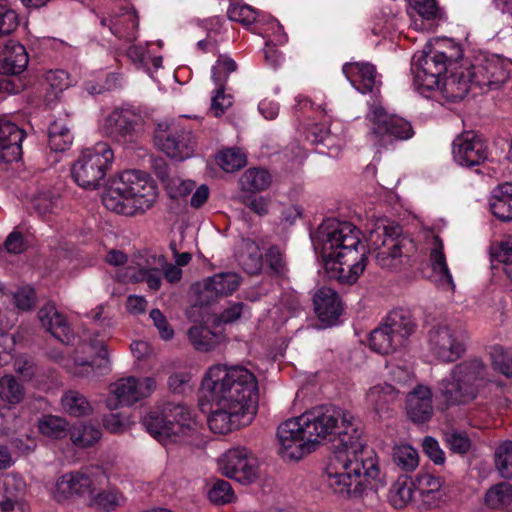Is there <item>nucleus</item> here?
Here are the masks:
<instances>
[{
  "label": "nucleus",
  "instance_id": "7c9ffc66",
  "mask_svg": "<svg viewBox=\"0 0 512 512\" xmlns=\"http://www.w3.org/2000/svg\"><path fill=\"white\" fill-rule=\"evenodd\" d=\"M492 214L503 222L512 221V183L496 186L489 199Z\"/></svg>",
  "mask_w": 512,
  "mask_h": 512
},
{
  "label": "nucleus",
  "instance_id": "f704fd0d",
  "mask_svg": "<svg viewBox=\"0 0 512 512\" xmlns=\"http://www.w3.org/2000/svg\"><path fill=\"white\" fill-rule=\"evenodd\" d=\"M398 392L390 384H378L369 389L366 394L367 403L375 412L381 414L389 409V405L397 399Z\"/></svg>",
  "mask_w": 512,
  "mask_h": 512
},
{
  "label": "nucleus",
  "instance_id": "412c9836",
  "mask_svg": "<svg viewBox=\"0 0 512 512\" xmlns=\"http://www.w3.org/2000/svg\"><path fill=\"white\" fill-rule=\"evenodd\" d=\"M93 491V482L90 476L83 471H75L65 473L58 478L52 495L57 502L61 503L76 497H91Z\"/></svg>",
  "mask_w": 512,
  "mask_h": 512
},
{
  "label": "nucleus",
  "instance_id": "49530a36",
  "mask_svg": "<svg viewBox=\"0 0 512 512\" xmlns=\"http://www.w3.org/2000/svg\"><path fill=\"white\" fill-rule=\"evenodd\" d=\"M265 263L269 273L275 277H285L288 273V264L284 252L277 246H271L265 253Z\"/></svg>",
  "mask_w": 512,
  "mask_h": 512
},
{
  "label": "nucleus",
  "instance_id": "aec40b11",
  "mask_svg": "<svg viewBox=\"0 0 512 512\" xmlns=\"http://www.w3.org/2000/svg\"><path fill=\"white\" fill-rule=\"evenodd\" d=\"M220 370V377L235 388L243 399L258 406V381L252 371L241 365H214Z\"/></svg>",
  "mask_w": 512,
  "mask_h": 512
},
{
  "label": "nucleus",
  "instance_id": "c85d7f7f",
  "mask_svg": "<svg viewBox=\"0 0 512 512\" xmlns=\"http://www.w3.org/2000/svg\"><path fill=\"white\" fill-rule=\"evenodd\" d=\"M382 322L402 345L415 332L417 327L411 311L404 308L391 310L382 319Z\"/></svg>",
  "mask_w": 512,
  "mask_h": 512
},
{
  "label": "nucleus",
  "instance_id": "423d86ee",
  "mask_svg": "<svg viewBox=\"0 0 512 512\" xmlns=\"http://www.w3.org/2000/svg\"><path fill=\"white\" fill-rule=\"evenodd\" d=\"M463 58V50L459 45L451 44L446 51H423L412 59V73L415 88L424 94L435 88L442 87L445 91V79L455 71L460 70L459 60Z\"/></svg>",
  "mask_w": 512,
  "mask_h": 512
},
{
  "label": "nucleus",
  "instance_id": "f3484780",
  "mask_svg": "<svg viewBox=\"0 0 512 512\" xmlns=\"http://www.w3.org/2000/svg\"><path fill=\"white\" fill-rule=\"evenodd\" d=\"M156 388V381L152 377L135 378L129 376L121 378L111 385V392L114 399H108L107 406L110 409L117 408L118 405L130 406L151 395Z\"/></svg>",
  "mask_w": 512,
  "mask_h": 512
},
{
  "label": "nucleus",
  "instance_id": "e433bc0d",
  "mask_svg": "<svg viewBox=\"0 0 512 512\" xmlns=\"http://www.w3.org/2000/svg\"><path fill=\"white\" fill-rule=\"evenodd\" d=\"M369 345L373 351L382 355L389 354L402 346L382 321L370 332Z\"/></svg>",
  "mask_w": 512,
  "mask_h": 512
},
{
  "label": "nucleus",
  "instance_id": "9b49d317",
  "mask_svg": "<svg viewBox=\"0 0 512 512\" xmlns=\"http://www.w3.org/2000/svg\"><path fill=\"white\" fill-rule=\"evenodd\" d=\"M368 136L376 148H387L396 141L410 139L414 135L412 125L406 119L389 114L381 105L373 103L366 114Z\"/></svg>",
  "mask_w": 512,
  "mask_h": 512
},
{
  "label": "nucleus",
  "instance_id": "1a4fd4ad",
  "mask_svg": "<svg viewBox=\"0 0 512 512\" xmlns=\"http://www.w3.org/2000/svg\"><path fill=\"white\" fill-rule=\"evenodd\" d=\"M302 415L306 426L305 432L313 450L321 440L328 438L339 444L340 433H353V429H358L356 420L350 412L332 404L313 407Z\"/></svg>",
  "mask_w": 512,
  "mask_h": 512
},
{
  "label": "nucleus",
  "instance_id": "603ef678",
  "mask_svg": "<svg viewBox=\"0 0 512 512\" xmlns=\"http://www.w3.org/2000/svg\"><path fill=\"white\" fill-rule=\"evenodd\" d=\"M218 164L226 172H234L245 165V156L236 149H227L218 156Z\"/></svg>",
  "mask_w": 512,
  "mask_h": 512
},
{
  "label": "nucleus",
  "instance_id": "2eb2a0df",
  "mask_svg": "<svg viewBox=\"0 0 512 512\" xmlns=\"http://www.w3.org/2000/svg\"><path fill=\"white\" fill-rule=\"evenodd\" d=\"M453 158L462 167L472 168L484 164L490 155L487 139L472 131L458 135L452 143Z\"/></svg>",
  "mask_w": 512,
  "mask_h": 512
},
{
  "label": "nucleus",
  "instance_id": "0eeeda50",
  "mask_svg": "<svg viewBox=\"0 0 512 512\" xmlns=\"http://www.w3.org/2000/svg\"><path fill=\"white\" fill-rule=\"evenodd\" d=\"M141 423L153 438L164 445L183 442L191 435L195 425L190 409L173 402L151 409L143 416Z\"/></svg>",
  "mask_w": 512,
  "mask_h": 512
},
{
  "label": "nucleus",
  "instance_id": "393cba45",
  "mask_svg": "<svg viewBox=\"0 0 512 512\" xmlns=\"http://www.w3.org/2000/svg\"><path fill=\"white\" fill-rule=\"evenodd\" d=\"M313 303L319 320L326 325H332L341 315L342 303L338 293L332 288H319L314 294Z\"/></svg>",
  "mask_w": 512,
  "mask_h": 512
},
{
  "label": "nucleus",
  "instance_id": "680f3d73",
  "mask_svg": "<svg viewBox=\"0 0 512 512\" xmlns=\"http://www.w3.org/2000/svg\"><path fill=\"white\" fill-rule=\"evenodd\" d=\"M445 441L448 448L457 454H465L471 447V441L466 433L449 432L445 434Z\"/></svg>",
  "mask_w": 512,
  "mask_h": 512
},
{
  "label": "nucleus",
  "instance_id": "8fccbe9b",
  "mask_svg": "<svg viewBox=\"0 0 512 512\" xmlns=\"http://www.w3.org/2000/svg\"><path fill=\"white\" fill-rule=\"evenodd\" d=\"M495 466L503 478H512V441H506L496 449Z\"/></svg>",
  "mask_w": 512,
  "mask_h": 512
},
{
  "label": "nucleus",
  "instance_id": "58836bf2",
  "mask_svg": "<svg viewBox=\"0 0 512 512\" xmlns=\"http://www.w3.org/2000/svg\"><path fill=\"white\" fill-rule=\"evenodd\" d=\"M37 428L44 437L63 439L68 435L69 423L63 417L48 414L38 420Z\"/></svg>",
  "mask_w": 512,
  "mask_h": 512
},
{
  "label": "nucleus",
  "instance_id": "774afa93",
  "mask_svg": "<svg viewBox=\"0 0 512 512\" xmlns=\"http://www.w3.org/2000/svg\"><path fill=\"white\" fill-rule=\"evenodd\" d=\"M232 98L230 95H226L223 89H216L215 95L211 100L210 111L213 113L215 117L222 116L225 111L231 107Z\"/></svg>",
  "mask_w": 512,
  "mask_h": 512
},
{
  "label": "nucleus",
  "instance_id": "2f4dec72",
  "mask_svg": "<svg viewBox=\"0 0 512 512\" xmlns=\"http://www.w3.org/2000/svg\"><path fill=\"white\" fill-rule=\"evenodd\" d=\"M139 26L138 16L135 11L126 10L109 20V30L119 39L132 42L137 38Z\"/></svg>",
  "mask_w": 512,
  "mask_h": 512
},
{
  "label": "nucleus",
  "instance_id": "ddd939ff",
  "mask_svg": "<svg viewBox=\"0 0 512 512\" xmlns=\"http://www.w3.org/2000/svg\"><path fill=\"white\" fill-rule=\"evenodd\" d=\"M305 430L302 414L279 425L277 437L280 442V454L283 458L299 460L313 450Z\"/></svg>",
  "mask_w": 512,
  "mask_h": 512
},
{
  "label": "nucleus",
  "instance_id": "4468645a",
  "mask_svg": "<svg viewBox=\"0 0 512 512\" xmlns=\"http://www.w3.org/2000/svg\"><path fill=\"white\" fill-rule=\"evenodd\" d=\"M428 346L431 354L443 363L457 361L466 351L463 338L447 325H439L429 331Z\"/></svg>",
  "mask_w": 512,
  "mask_h": 512
},
{
  "label": "nucleus",
  "instance_id": "ea45409f",
  "mask_svg": "<svg viewBox=\"0 0 512 512\" xmlns=\"http://www.w3.org/2000/svg\"><path fill=\"white\" fill-rule=\"evenodd\" d=\"M23 384L13 375H4L0 378V399L9 404L17 405L25 398Z\"/></svg>",
  "mask_w": 512,
  "mask_h": 512
},
{
  "label": "nucleus",
  "instance_id": "3c124183",
  "mask_svg": "<svg viewBox=\"0 0 512 512\" xmlns=\"http://www.w3.org/2000/svg\"><path fill=\"white\" fill-rule=\"evenodd\" d=\"M208 497L211 502L218 505H223L232 501L234 498V493L229 482L223 479H218L210 488Z\"/></svg>",
  "mask_w": 512,
  "mask_h": 512
},
{
  "label": "nucleus",
  "instance_id": "0e129e2a",
  "mask_svg": "<svg viewBox=\"0 0 512 512\" xmlns=\"http://www.w3.org/2000/svg\"><path fill=\"white\" fill-rule=\"evenodd\" d=\"M19 25L16 12L6 6L0 5V38L9 35Z\"/></svg>",
  "mask_w": 512,
  "mask_h": 512
},
{
  "label": "nucleus",
  "instance_id": "bb28decb",
  "mask_svg": "<svg viewBox=\"0 0 512 512\" xmlns=\"http://www.w3.org/2000/svg\"><path fill=\"white\" fill-rule=\"evenodd\" d=\"M342 71L352 86L362 94L371 93L376 86V68L367 62L345 63Z\"/></svg>",
  "mask_w": 512,
  "mask_h": 512
},
{
  "label": "nucleus",
  "instance_id": "b1692460",
  "mask_svg": "<svg viewBox=\"0 0 512 512\" xmlns=\"http://www.w3.org/2000/svg\"><path fill=\"white\" fill-rule=\"evenodd\" d=\"M406 411L409 419L415 423L428 421L433 414L430 388L418 385L410 391L406 397Z\"/></svg>",
  "mask_w": 512,
  "mask_h": 512
},
{
  "label": "nucleus",
  "instance_id": "72a5a7b5",
  "mask_svg": "<svg viewBox=\"0 0 512 512\" xmlns=\"http://www.w3.org/2000/svg\"><path fill=\"white\" fill-rule=\"evenodd\" d=\"M430 262L432 270L438 276V280L441 285L453 289L454 283L446 263V257L443 253V242L439 236L433 237V247L430 251Z\"/></svg>",
  "mask_w": 512,
  "mask_h": 512
},
{
  "label": "nucleus",
  "instance_id": "f03ea898",
  "mask_svg": "<svg viewBox=\"0 0 512 512\" xmlns=\"http://www.w3.org/2000/svg\"><path fill=\"white\" fill-rule=\"evenodd\" d=\"M311 239L330 279L345 285L357 282L367 267L369 251L361 241V231L354 224L326 219Z\"/></svg>",
  "mask_w": 512,
  "mask_h": 512
},
{
  "label": "nucleus",
  "instance_id": "20e7f679",
  "mask_svg": "<svg viewBox=\"0 0 512 512\" xmlns=\"http://www.w3.org/2000/svg\"><path fill=\"white\" fill-rule=\"evenodd\" d=\"M157 196V186L146 173L128 170L107 183L102 203L115 213L133 216L149 210Z\"/></svg>",
  "mask_w": 512,
  "mask_h": 512
},
{
  "label": "nucleus",
  "instance_id": "de8ad7c7",
  "mask_svg": "<svg viewBox=\"0 0 512 512\" xmlns=\"http://www.w3.org/2000/svg\"><path fill=\"white\" fill-rule=\"evenodd\" d=\"M492 366L508 378L512 377V350L494 345L490 350Z\"/></svg>",
  "mask_w": 512,
  "mask_h": 512
},
{
  "label": "nucleus",
  "instance_id": "9d476101",
  "mask_svg": "<svg viewBox=\"0 0 512 512\" xmlns=\"http://www.w3.org/2000/svg\"><path fill=\"white\" fill-rule=\"evenodd\" d=\"M114 160L113 150L107 143H97L81 152L73 163L71 174L78 186L95 190L106 183V175Z\"/></svg>",
  "mask_w": 512,
  "mask_h": 512
},
{
  "label": "nucleus",
  "instance_id": "a878e982",
  "mask_svg": "<svg viewBox=\"0 0 512 512\" xmlns=\"http://www.w3.org/2000/svg\"><path fill=\"white\" fill-rule=\"evenodd\" d=\"M38 318L42 326L61 343L69 345L74 341V334L66 322L65 317L58 312L56 307L47 304L39 309Z\"/></svg>",
  "mask_w": 512,
  "mask_h": 512
},
{
  "label": "nucleus",
  "instance_id": "473e14b6",
  "mask_svg": "<svg viewBox=\"0 0 512 512\" xmlns=\"http://www.w3.org/2000/svg\"><path fill=\"white\" fill-rule=\"evenodd\" d=\"M89 348L95 353V356L91 360L84 359L83 357L75 358V364L85 368V373H76L78 376H89L94 372L103 374V370L107 369L108 358L104 341L96 339L91 340Z\"/></svg>",
  "mask_w": 512,
  "mask_h": 512
},
{
  "label": "nucleus",
  "instance_id": "13d9d810",
  "mask_svg": "<svg viewBox=\"0 0 512 512\" xmlns=\"http://www.w3.org/2000/svg\"><path fill=\"white\" fill-rule=\"evenodd\" d=\"M60 198L51 192H41L33 200L34 209L39 215L45 216L58 208Z\"/></svg>",
  "mask_w": 512,
  "mask_h": 512
},
{
  "label": "nucleus",
  "instance_id": "5701e85b",
  "mask_svg": "<svg viewBox=\"0 0 512 512\" xmlns=\"http://www.w3.org/2000/svg\"><path fill=\"white\" fill-rule=\"evenodd\" d=\"M29 56L25 47L16 40L9 39L0 47V73L19 75L28 66Z\"/></svg>",
  "mask_w": 512,
  "mask_h": 512
},
{
  "label": "nucleus",
  "instance_id": "f8f14e48",
  "mask_svg": "<svg viewBox=\"0 0 512 512\" xmlns=\"http://www.w3.org/2000/svg\"><path fill=\"white\" fill-rule=\"evenodd\" d=\"M154 141L164 154L179 162L192 157L197 147L193 131L180 122L159 124Z\"/></svg>",
  "mask_w": 512,
  "mask_h": 512
},
{
  "label": "nucleus",
  "instance_id": "4d7b16f0",
  "mask_svg": "<svg viewBox=\"0 0 512 512\" xmlns=\"http://www.w3.org/2000/svg\"><path fill=\"white\" fill-rule=\"evenodd\" d=\"M120 496L115 490H102L91 497V505L105 511L114 510L119 505Z\"/></svg>",
  "mask_w": 512,
  "mask_h": 512
},
{
  "label": "nucleus",
  "instance_id": "6ab92c4d",
  "mask_svg": "<svg viewBox=\"0 0 512 512\" xmlns=\"http://www.w3.org/2000/svg\"><path fill=\"white\" fill-rule=\"evenodd\" d=\"M141 120V116L133 110L116 109L105 119L103 131L114 142L131 143L136 138Z\"/></svg>",
  "mask_w": 512,
  "mask_h": 512
},
{
  "label": "nucleus",
  "instance_id": "338daca9",
  "mask_svg": "<svg viewBox=\"0 0 512 512\" xmlns=\"http://www.w3.org/2000/svg\"><path fill=\"white\" fill-rule=\"evenodd\" d=\"M423 452L427 457L432 460L436 465H442L445 462V454L440 448L438 441L431 437L426 436L422 442Z\"/></svg>",
  "mask_w": 512,
  "mask_h": 512
},
{
  "label": "nucleus",
  "instance_id": "a19ab883",
  "mask_svg": "<svg viewBox=\"0 0 512 512\" xmlns=\"http://www.w3.org/2000/svg\"><path fill=\"white\" fill-rule=\"evenodd\" d=\"M63 409L71 416L82 417L92 412V406L87 398L76 390H69L61 397Z\"/></svg>",
  "mask_w": 512,
  "mask_h": 512
},
{
  "label": "nucleus",
  "instance_id": "37998d69",
  "mask_svg": "<svg viewBox=\"0 0 512 512\" xmlns=\"http://www.w3.org/2000/svg\"><path fill=\"white\" fill-rule=\"evenodd\" d=\"M512 502V485L501 482L489 488L485 494V503L491 509H501Z\"/></svg>",
  "mask_w": 512,
  "mask_h": 512
},
{
  "label": "nucleus",
  "instance_id": "4be33fe9",
  "mask_svg": "<svg viewBox=\"0 0 512 512\" xmlns=\"http://www.w3.org/2000/svg\"><path fill=\"white\" fill-rule=\"evenodd\" d=\"M25 132L5 117H0V163H12L22 157Z\"/></svg>",
  "mask_w": 512,
  "mask_h": 512
},
{
  "label": "nucleus",
  "instance_id": "a211bd4d",
  "mask_svg": "<svg viewBox=\"0 0 512 512\" xmlns=\"http://www.w3.org/2000/svg\"><path fill=\"white\" fill-rule=\"evenodd\" d=\"M370 243L373 248H383L388 250V254L397 256L405 260L406 265H410L411 253L415 250V245L407 236H401V227L399 225H380L371 231Z\"/></svg>",
  "mask_w": 512,
  "mask_h": 512
},
{
  "label": "nucleus",
  "instance_id": "a18cd8bd",
  "mask_svg": "<svg viewBox=\"0 0 512 512\" xmlns=\"http://www.w3.org/2000/svg\"><path fill=\"white\" fill-rule=\"evenodd\" d=\"M102 432L98 426L83 423L71 433L73 444L79 447H89L101 438Z\"/></svg>",
  "mask_w": 512,
  "mask_h": 512
},
{
  "label": "nucleus",
  "instance_id": "cd10ccee",
  "mask_svg": "<svg viewBox=\"0 0 512 512\" xmlns=\"http://www.w3.org/2000/svg\"><path fill=\"white\" fill-rule=\"evenodd\" d=\"M241 278L234 272L217 273L205 280L201 293L206 303L215 301L218 297L231 295L238 289Z\"/></svg>",
  "mask_w": 512,
  "mask_h": 512
},
{
  "label": "nucleus",
  "instance_id": "864d4df0",
  "mask_svg": "<svg viewBox=\"0 0 512 512\" xmlns=\"http://www.w3.org/2000/svg\"><path fill=\"white\" fill-rule=\"evenodd\" d=\"M195 182L185 180L179 176H173L165 187L167 194L172 199H180L188 196L195 188Z\"/></svg>",
  "mask_w": 512,
  "mask_h": 512
},
{
  "label": "nucleus",
  "instance_id": "052dcab7",
  "mask_svg": "<svg viewBox=\"0 0 512 512\" xmlns=\"http://www.w3.org/2000/svg\"><path fill=\"white\" fill-rule=\"evenodd\" d=\"M227 16L230 20L240 22L246 25L256 20V12L248 5L231 4L227 10Z\"/></svg>",
  "mask_w": 512,
  "mask_h": 512
},
{
  "label": "nucleus",
  "instance_id": "c03bdc74",
  "mask_svg": "<svg viewBox=\"0 0 512 512\" xmlns=\"http://www.w3.org/2000/svg\"><path fill=\"white\" fill-rule=\"evenodd\" d=\"M392 458L394 463L406 472L415 470L419 464L417 450L408 444L396 445L393 448Z\"/></svg>",
  "mask_w": 512,
  "mask_h": 512
},
{
  "label": "nucleus",
  "instance_id": "39448f33",
  "mask_svg": "<svg viewBox=\"0 0 512 512\" xmlns=\"http://www.w3.org/2000/svg\"><path fill=\"white\" fill-rule=\"evenodd\" d=\"M509 78L508 64L498 56L477 57L473 63H461L460 70L445 79V92L454 99H463L470 90L481 92L498 89Z\"/></svg>",
  "mask_w": 512,
  "mask_h": 512
},
{
  "label": "nucleus",
  "instance_id": "6e6552de",
  "mask_svg": "<svg viewBox=\"0 0 512 512\" xmlns=\"http://www.w3.org/2000/svg\"><path fill=\"white\" fill-rule=\"evenodd\" d=\"M486 377V365L480 359H469L455 365L438 383L437 393L446 407L466 405L474 401Z\"/></svg>",
  "mask_w": 512,
  "mask_h": 512
},
{
  "label": "nucleus",
  "instance_id": "f257e3e1",
  "mask_svg": "<svg viewBox=\"0 0 512 512\" xmlns=\"http://www.w3.org/2000/svg\"><path fill=\"white\" fill-rule=\"evenodd\" d=\"M327 467L328 485L334 493L360 497L368 490L385 485L378 456L363 439L362 431L340 433L339 444L333 445Z\"/></svg>",
  "mask_w": 512,
  "mask_h": 512
},
{
  "label": "nucleus",
  "instance_id": "c756f323",
  "mask_svg": "<svg viewBox=\"0 0 512 512\" xmlns=\"http://www.w3.org/2000/svg\"><path fill=\"white\" fill-rule=\"evenodd\" d=\"M25 483L17 475H7L0 493V512H24L22 497Z\"/></svg>",
  "mask_w": 512,
  "mask_h": 512
},
{
  "label": "nucleus",
  "instance_id": "79ce46f5",
  "mask_svg": "<svg viewBox=\"0 0 512 512\" xmlns=\"http://www.w3.org/2000/svg\"><path fill=\"white\" fill-rule=\"evenodd\" d=\"M240 183L243 190L262 191L271 184V176L265 169L250 168L241 176Z\"/></svg>",
  "mask_w": 512,
  "mask_h": 512
},
{
  "label": "nucleus",
  "instance_id": "6e6d98bb",
  "mask_svg": "<svg viewBox=\"0 0 512 512\" xmlns=\"http://www.w3.org/2000/svg\"><path fill=\"white\" fill-rule=\"evenodd\" d=\"M412 489L406 483H395L389 490V501L397 509H401L412 499Z\"/></svg>",
  "mask_w": 512,
  "mask_h": 512
},
{
  "label": "nucleus",
  "instance_id": "09e8293b",
  "mask_svg": "<svg viewBox=\"0 0 512 512\" xmlns=\"http://www.w3.org/2000/svg\"><path fill=\"white\" fill-rule=\"evenodd\" d=\"M410 9L427 21L442 19L443 13L436 0H408Z\"/></svg>",
  "mask_w": 512,
  "mask_h": 512
},
{
  "label": "nucleus",
  "instance_id": "5fc2aeb1",
  "mask_svg": "<svg viewBox=\"0 0 512 512\" xmlns=\"http://www.w3.org/2000/svg\"><path fill=\"white\" fill-rule=\"evenodd\" d=\"M45 81L55 97L70 86L68 73L62 69L48 71Z\"/></svg>",
  "mask_w": 512,
  "mask_h": 512
},
{
  "label": "nucleus",
  "instance_id": "bf43d9fd",
  "mask_svg": "<svg viewBox=\"0 0 512 512\" xmlns=\"http://www.w3.org/2000/svg\"><path fill=\"white\" fill-rule=\"evenodd\" d=\"M239 262L244 269L250 275L258 274L263 266V257L257 248L252 251L242 253L239 258Z\"/></svg>",
  "mask_w": 512,
  "mask_h": 512
},
{
  "label": "nucleus",
  "instance_id": "c9c22d12",
  "mask_svg": "<svg viewBox=\"0 0 512 512\" xmlns=\"http://www.w3.org/2000/svg\"><path fill=\"white\" fill-rule=\"evenodd\" d=\"M188 338L196 350L203 352L215 349L224 340L222 333L213 332L205 326H192L188 330Z\"/></svg>",
  "mask_w": 512,
  "mask_h": 512
},
{
  "label": "nucleus",
  "instance_id": "e2e57ef3",
  "mask_svg": "<svg viewBox=\"0 0 512 512\" xmlns=\"http://www.w3.org/2000/svg\"><path fill=\"white\" fill-rule=\"evenodd\" d=\"M442 484L443 481L440 477L433 476L427 472H419L413 481V485L419 494L441 489Z\"/></svg>",
  "mask_w": 512,
  "mask_h": 512
},
{
  "label": "nucleus",
  "instance_id": "7ed1b4c3",
  "mask_svg": "<svg viewBox=\"0 0 512 512\" xmlns=\"http://www.w3.org/2000/svg\"><path fill=\"white\" fill-rule=\"evenodd\" d=\"M217 367H210L201 382L203 396L211 404L207 418L210 430L217 434H227L252 423L257 405H251L241 397L235 388L220 376Z\"/></svg>",
  "mask_w": 512,
  "mask_h": 512
},
{
  "label": "nucleus",
  "instance_id": "69168bd1",
  "mask_svg": "<svg viewBox=\"0 0 512 512\" xmlns=\"http://www.w3.org/2000/svg\"><path fill=\"white\" fill-rule=\"evenodd\" d=\"M377 265L387 269H399L401 266L406 265L405 260L401 259V255L397 256L388 254L387 249L373 248Z\"/></svg>",
  "mask_w": 512,
  "mask_h": 512
},
{
  "label": "nucleus",
  "instance_id": "dca6fc26",
  "mask_svg": "<svg viewBox=\"0 0 512 512\" xmlns=\"http://www.w3.org/2000/svg\"><path fill=\"white\" fill-rule=\"evenodd\" d=\"M220 468L225 476L243 485L251 484L258 478L257 459L245 447L228 450L221 459Z\"/></svg>",
  "mask_w": 512,
  "mask_h": 512
},
{
  "label": "nucleus",
  "instance_id": "4c0bfd02",
  "mask_svg": "<svg viewBox=\"0 0 512 512\" xmlns=\"http://www.w3.org/2000/svg\"><path fill=\"white\" fill-rule=\"evenodd\" d=\"M73 135L63 119L54 120L48 128V145L52 151L64 152L70 148Z\"/></svg>",
  "mask_w": 512,
  "mask_h": 512
}]
</instances>
